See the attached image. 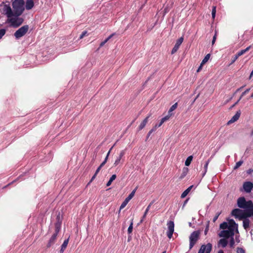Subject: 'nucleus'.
<instances>
[{
	"instance_id": "obj_21",
	"label": "nucleus",
	"mask_w": 253,
	"mask_h": 253,
	"mask_svg": "<svg viewBox=\"0 0 253 253\" xmlns=\"http://www.w3.org/2000/svg\"><path fill=\"white\" fill-rule=\"evenodd\" d=\"M193 187V185L189 186L187 189H186L181 195V198H185L190 192L191 189Z\"/></svg>"
},
{
	"instance_id": "obj_8",
	"label": "nucleus",
	"mask_w": 253,
	"mask_h": 253,
	"mask_svg": "<svg viewBox=\"0 0 253 253\" xmlns=\"http://www.w3.org/2000/svg\"><path fill=\"white\" fill-rule=\"evenodd\" d=\"M3 13L5 14L8 18L14 16V13L9 4H4L2 8Z\"/></svg>"
},
{
	"instance_id": "obj_6",
	"label": "nucleus",
	"mask_w": 253,
	"mask_h": 253,
	"mask_svg": "<svg viewBox=\"0 0 253 253\" xmlns=\"http://www.w3.org/2000/svg\"><path fill=\"white\" fill-rule=\"evenodd\" d=\"M167 225L168 226V231L167 235L169 239H171L174 232V223L173 221L169 220L168 221Z\"/></svg>"
},
{
	"instance_id": "obj_31",
	"label": "nucleus",
	"mask_w": 253,
	"mask_h": 253,
	"mask_svg": "<svg viewBox=\"0 0 253 253\" xmlns=\"http://www.w3.org/2000/svg\"><path fill=\"white\" fill-rule=\"evenodd\" d=\"M215 14H216V6H213L212 7V11H211L212 18L213 19H214L215 18Z\"/></svg>"
},
{
	"instance_id": "obj_52",
	"label": "nucleus",
	"mask_w": 253,
	"mask_h": 253,
	"mask_svg": "<svg viewBox=\"0 0 253 253\" xmlns=\"http://www.w3.org/2000/svg\"><path fill=\"white\" fill-rule=\"evenodd\" d=\"M253 76V71L251 72L250 76V78H251V77Z\"/></svg>"
},
{
	"instance_id": "obj_39",
	"label": "nucleus",
	"mask_w": 253,
	"mask_h": 253,
	"mask_svg": "<svg viewBox=\"0 0 253 253\" xmlns=\"http://www.w3.org/2000/svg\"><path fill=\"white\" fill-rule=\"evenodd\" d=\"M121 160V159L120 158L118 157L114 163V166L116 167L117 165H118L120 163Z\"/></svg>"
},
{
	"instance_id": "obj_47",
	"label": "nucleus",
	"mask_w": 253,
	"mask_h": 253,
	"mask_svg": "<svg viewBox=\"0 0 253 253\" xmlns=\"http://www.w3.org/2000/svg\"><path fill=\"white\" fill-rule=\"evenodd\" d=\"M156 130V128H152L151 130H150V131H149V133H148V135H148V137H149V136L150 135L151 133L152 132H153V131H155Z\"/></svg>"
},
{
	"instance_id": "obj_11",
	"label": "nucleus",
	"mask_w": 253,
	"mask_h": 253,
	"mask_svg": "<svg viewBox=\"0 0 253 253\" xmlns=\"http://www.w3.org/2000/svg\"><path fill=\"white\" fill-rule=\"evenodd\" d=\"M136 189L133 190L130 194L125 199L120 207V210L123 209L127 204L128 202L133 197Z\"/></svg>"
},
{
	"instance_id": "obj_50",
	"label": "nucleus",
	"mask_w": 253,
	"mask_h": 253,
	"mask_svg": "<svg viewBox=\"0 0 253 253\" xmlns=\"http://www.w3.org/2000/svg\"><path fill=\"white\" fill-rule=\"evenodd\" d=\"M245 86H241V87L238 88L236 91V93L238 92V91H239L240 90H241Z\"/></svg>"
},
{
	"instance_id": "obj_36",
	"label": "nucleus",
	"mask_w": 253,
	"mask_h": 253,
	"mask_svg": "<svg viewBox=\"0 0 253 253\" xmlns=\"http://www.w3.org/2000/svg\"><path fill=\"white\" fill-rule=\"evenodd\" d=\"M250 90V88H247L243 92H242L240 97V99H241L247 93H248Z\"/></svg>"
},
{
	"instance_id": "obj_28",
	"label": "nucleus",
	"mask_w": 253,
	"mask_h": 253,
	"mask_svg": "<svg viewBox=\"0 0 253 253\" xmlns=\"http://www.w3.org/2000/svg\"><path fill=\"white\" fill-rule=\"evenodd\" d=\"M210 57V54H207L205 57H204V58L203 59L202 62H201V65H203L204 64H205L209 59Z\"/></svg>"
},
{
	"instance_id": "obj_46",
	"label": "nucleus",
	"mask_w": 253,
	"mask_h": 253,
	"mask_svg": "<svg viewBox=\"0 0 253 253\" xmlns=\"http://www.w3.org/2000/svg\"><path fill=\"white\" fill-rule=\"evenodd\" d=\"M216 33H215V35H214L212 40V44H213L215 42V41L216 40Z\"/></svg>"
},
{
	"instance_id": "obj_34",
	"label": "nucleus",
	"mask_w": 253,
	"mask_h": 253,
	"mask_svg": "<svg viewBox=\"0 0 253 253\" xmlns=\"http://www.w3.org/2000/svg\"><path fill=\"white\" fill-rule=\"evenodd\" d=\"M234 244H235L234 239L233 238V236H232L231 237L230 242H229V245L231 248H233L234 246Z\"/></svg>"
},
{
	"instance_id": "obj_57",
	"label": "nucleus",
	"mask_w": 253,
	"mask_h": 253,
	"mask_svg": "<svg viewBox=\"0 0 253 253\" xmlns=\"http://www.w3.org/2000/svg\"><path fill=\"white\" fill-rule=\"evenodd\" d=\"M251 98H253V93L251 94Z\"/></svg>"
},
{
	"instance_id": "obj_13",
	"label": "nucleus",
	"mask_w": 253,
	"mask_h": 253,
	"mask_svg": "<svg viewBox=\"0 0 253 253\" xmlns=\"http://www.w3.org/2000/svg\"><path fill=\"white\" fill-rule=\"evenodd\" d=\"M228 229L229 230H231L232 232L235 233V231L236 232L238 233V224L235 222V221L231 219L228 221Z\"/></svg>"
},
{
	"instance_id": "obj_35",
	"label": "nucleus",
	"mask_w": 253,
	"mask_h": 253,
	"mask_svg": "<svg viewBox=\"0 0 253 253\" xmlns=\"http://www.w3.org/2000/svg\"><path fill=\"white\" fill-rule=\"evenodd\" d=\"M243 163V162L242 161H240L238 162L237 163H236V165L235 166L234 169H238V168H239L242 165Z\"/></svg>"
},
{
	"instance_id": "obj_54",
	"label": "nucleus",
	"mask_w": 253,
	"mask_h": 253,
	"mask_svg": "<svg viewBox=\"0 0 253 253\" xmlns=\"http://www.w3.org/2000/svg\"><path fill=\"white\" fill-rule=\"evenodd\" d=\"M208 229H209L208 227H207V228H206V229H205V234H207V231H208Z\"/></svg>"
},
{
	"instance_id": "obj_32",
	"label": "nucleus",
	"mask_w": 253,
	"mask_h": 253,
	"mask_svg": "<svg viewBox=\"0 0 253 253\" xmlns=\"http://www.w3.org/2000/svg\"><path fill=\"white\" fill-rule=\"evenodd\" d=\"M68 242H69V238H68L67 239H66L64 240L63 243L62 244V245H61V247L62 248H64L66 249L67 245H68Z\"/></svg>"
},
{
	"instance_id": "obj_4",
	"label": "nucleus",
	"mask_w": 253,
	"mask_h": 253,
	"mask_svg": "<svg viewBox=\"0 0 253 253\" xmlns=\"http://www.w3.org/2000/svg\"><path fill=\"white\" fill-rule=\"evenodd\" d=\"M200 232L199 230L193 231L189 236V250L192 249L200 239Z\"/></svg>"
},
{
	"instance_id": "obj_42",
	"label": "nucleus",
	"mask_w": 253,
	"mask_h": 253,
	"mask_svg": "<svg viewBox=\"0 0 253 253\" xmlns=\"http://www.w3.org/2000/svg\"><path fill=\"white\" fill-rule=\"evenodd\" d=\"M239 56L236 54L234 57H232V61H231V64H233L235 62V61L238 58Z\"/></svg>"
},
{
	"instance_id": "obj_16",
	"label": "nucleus",
	"mask_w": 253,
	"mask_h": 253,
	"mask_svg": "<svg viewBox=\"0 0 253 253\" xmlns=\"http://www.w3.org/2000/svg\"><path fill=\"white\" fill-rule=\"evenodd\" d=\"M240 112L237 111L236 113L232 117V118L229 121H228V122L227 123V125H229L232 123L237 121L239 119L240 116Z\"/></svg>"
},
{
	"instance_id": "obj_41",
	"label": "nucleus",
	"mask_w": 253,
	"mask_h": 253,
	"mask_svg": "<svg viewBox=\"0 0 253 253\" xmlns=\"http://www.w3.org/2000/svg\"><path fill=\"white\" fill-rule=\"evenodd\" d=\"M237 253H245V251L243 248H237Z\"/></svg>"
},
{
	"instance_id": "obj_3",
	"label": "nucleus",
	"mask_w": 253,
	"mask_h": 253,
	"mask_svg": "<svg viewBox=\"0 0 253 253\" xmlns=\"http://www.w3.org/2000/svg\"><path fill=\"white\" fill-rule=\"evenodd\" d=\"M61 221L59 220L55 223V232L51 236L46 245L47 248H49L54 244L56 240L58 234L61 229Z\"/></svg>"
},
{
	"instance_id": "obj_10",
	"label": "nucleus",
	"mask_w": 253,
	"mask_h": 253,
	"mask_svg": "<svg viewBox=\"0 0 253 253\" xmlns=\"http://www.w3.org/2000/svg\"><path fill=\"white\" fill-rule=\"evenodd\" d=\"M110 150L108 152L106 158H105V160H104V161L100 164V165L97 169L94 174L92 176V177L88 184H89L90 182H91L95 178L97 174L99 172L101 169L105 165V164H106V163L107 161L109 155L110 154Z\"/></svg>"
},
{
	"instance_id": "obj_53",
	"label": "nucleus",
	"mask_w": 253,
	"mask_h": 253,
	"mask_svg": "<svg viewBox=\"0 0 253 253\" xmlns=\"http://www.w3.org/2000/svg\"><path fill=\"white\" fill-rule=\"evenodd\" d=\"M189 199H186L185 201H184V204H183V206H184L186 204V203H187Z\"/></svg>"
},
{
	"instance_id": "obj_58",
	"label": "nucleus",
	"mask_w": 253,
	"mask_h": 253,
	"mask_svg": "<svg viewBox=\"0 0 253 253\" xmlns=\"http://www.w3.org/2000/svg\"><path fill=\"white\" fill-rule=\"evenodd\" d=\"M162 253H166V251H164V252H163Z\"/></svg>"
},
{
	"instance_id": "obj_9",
	"label": "nucleus",
	"mask_w": 253,
	"mask_h": 253,
	"mask_svg": "<svg viewBox=\"0 0 253 253\" xmlns=\"http://www.w3.org/2000/svg\"><path fill=\"white\" fill-rule=\"evenodd\" d=\"M211 250V244L208 243L207 245H202L198 253H210Z\"/></svg>"
},
{
	"instance_id": "obj_5",
	"label": "nucleus",
	"mask_w": 253,
	"mask_h": 253,
	"mask_svg": "<svg viewBox=\"0 0 253 253\" xmlns=\"http://www.w3.org/2000/svg\"><path fill=\"white\" fill-rule=\"evenodd\" d=\"M29 29V26L27 25H24L20 28L14 34V36L15 37V39L18 40L24 36L27 33Z\"/></svg>"
},
{
	"instance_id": "obj_19",
	"label": "nucleus",
	"mask_w": 253,
	"mask_h": 253,
	"mask_svg": "<svg viewBox=\"0 0 253 253\" xmlns=\"http://www.w3.org/2000/svg\"><path fill=\"white\" fill-rule=\"evenodd\" d=\"M152 204H153V203H152V202H151V203H150V204L147 206V208H146V210H145V212H144V214H143V216H142V219H141V220H140V223H142V222L143 221V220H144V219H145V218L146 217V215L147 214V213H148V211H149V210H150V208H151V206H152Z\"/></svg>"
},
{
	"instance_id": "obj_45",
	"label": "nucleus",
	"mask_w": 253,
	"mask_h": 253,
	"mask_svg": "<svg viewBox=\"0 0 253 253\" xmlns=\"http://www.w3.org/2000/svg\"><path fill=\"white\" fill-rule=\"evenodd\" d=\"M116 175L113 174L112 175V176L110 178L109 180H111V181L112 182L116 178Z\"/></svg>"
},
{
	"instance_id": "obj_44",
	"label": "nucleus",
	"mask_w": 253,
	"mask_h": 253,
	"mask_svg": "<svg viewBox=\"0 0 253 253\" xmlns=\"http://www.w3.org/2000/svg\"><path fill=\"white\" fill-rule=\"evenodd\" d=\"M220 213L219 212V213H217L215 215V216L214 217V218H213V222H215L218 218V216H219Z\"/></svg>"
},
{
	"instance_id": "obj_48",
	"label": "nucleus",
	"mask_w": 253,
	"mask_h": 253,
	"mask_svg": "<svg viewBox=\"0 0 253 253\" xmlns=\"http://www.w3.org/2000/svg\"><path fill=\"white\" fill-rule=\"evenodd\" d=\"M202 66L203 65H201V64H200V66L199 67L198 69H197V72H200V71L201 70L202 68Z\"/></svg>"
},
{
	"instance_id": "obj_37",
	"label": "nucleus",
	"mask_w": 253,
	"mask_h": 253,
	"mask_svg": "<svg viewBox=\"0 0 253 253\" xmlns=\"http://www.w3.org/2000/svg\"><path fill=\"white\" fill-rule=\"evenodd\" d=\"M6 31L4 29L0 30V39L5 35Z\"/></svg>"
},
{
	"instance_id": "obj_33",
	"label": "nucleus",
	"mask_w": 253,
	"mask_h": 253,
	"mask_svg": "<svg viewBox=\"0 0 253 253\" xmlns=\"http://www.w3.org/2000/svg\"><path fill=\"white\" fill-rule=\"evenodd\" d=\"M148 117L146 118L141 123L139 126H145L148 122Z\"/></svg>"
},
{
	"instance_id": "obj_40",
	"label": "nucleus",
	"mask_w": 253,
	"mask_h": 253,
	"mask_svg": "<svg viewBox=\"0 0 253 253\" xmlns=\"http://www.w3.org/2000/svg\"><path fill=\"white\" fill-rule=\"evenodd\" d=\"M87 35V32L86 31H84L80 36V39H83L84 37L86 36Z\"/></svg>"
},
{
	"instance_id": "obj_23",
	"label": "nucleus",
	"mask_w": 253,
	"mask_h": 253,
	"mask_svg": "<svg viewBox=\"0 0 253 253\" xmlns=\"http://www.w3.org/2000/svg\"><path fill=\"white\" fill-rule=\"evenodd\" d=\"M251 46H249L248 47H247L246 49H242L240 51H239L237 53V55L239 57L242 55H243L244 54H245L246 52H247V51H248L251 48Z\"/></svg>"
},
{
	"instance_id": "obj_25",
	"label": "nucleus",
	"mask_w": 253,
	"mask_h": 253,
	"mask_svg": "<svg viewBox=\"0 0 253 253\" xmlns=\"http://www.w3.org/2000/svg\"><path fill=\"white\" fill-rule=\"evenodd\" d=\"M114 35V34H112L110 35L107 39H106L104 41L102 42L100 44V47H102Z\"/></svg>"
},
{
	"instance_id": "obj_24",
	"label": "nucleus",
	"mask_w": 253,
	"mask_h": 253,
	"mask_svg": "<svg viewBox=\"0 0 253 253\" xmlns=\"http://www.w3.org/2000/svg\"><path fill=\"white\" fill-rule=\"evenodd\" d=\"M228 244V241L226 239H221L219 241V244H220L222 248H225Z\"/></svg>"
},
{
	"instance_id": "obj_55",
	"label": "nucleus",
	"mask_w": 253,
	"mask_h": 253,
	"mask_svg": "<svg viewBox=\"0 0 253 253\" xmlns=\"http://www.w3.org/2000/svg\"><path fill=\"white\" fill-rule=\"evenodd\" d=\"M218 253H224L223 250H220L218 251Z\"/></svg>"
},
{
	"instance_id": "obj_38",
	"label": "nucleus",
	"mask_w": 253,
	"mask_h": 253,
	"mask_svg": "<svg viewBox=\"0 0 253 253\" xmlns=\"http://www.w3.org/2000/svg\"><path fill=\"white\" fill-rule=\"evenodd\" d=\"M209 162H210V160H208L206 162V164H205L204 165V169H205V172L204 173V175L205 174V173H206L207 171V169H208V165L209 164Z\"/></svg>"
},
{
	"instance_id": "obj_29",
	"label": "nucleus",
	"mask_w": 253,
	"mask_h": 253,
	"mask_svg": "<svg viewBox=\"0 0 253 253\" xmlns=\"http://www.w3.org/2000/svg\"><path fill=\"white\" fill-rule=\"evenodd\" d=\"M220 228L222 229L223 230L226 229V228L228 229V224L226 222H223L220 225Z\"/></svg>"
},
{
	"instance_id": "obj_15",
	"label": "nucleus",
	"mask_w": 253,
	"mask_h": 253,
	"mask_svg": "<svg viewBox=\"0 0 253 253\" xmlns=\"http://www.w3.org/2000/svg\"><path fill=\"white\" fill-rule=\"evenodd\" d=\"M183 41V37H181L178 39V40L176 41V43L175 44L174 47H173V48L171 50V54H174L177 51L180 45L182 43Z\"/></svg>"
},
{
	"instance_id": "obj_51",
	"label": "nucleus",
	"mask_w": 253,
	"mask_h": 253,
	"mask_svg": "<svg viewBox=\"0 0 253 253\" xmlns=\"http://www.w3.org/2000/svg\"><path fill=\"white\" fill-rule=\"evenodd\" d=\"M65 249L64 248H62L61 247V249L60 250V253H63V252H64Z\"/></svg>"
},
{
	"instance_id": "obj_43",
	"label": "nucleus",
	"mask_w": 253,
	"mask_h": 253,
	"mask_svg": "<svg viewBox=\"0 0 253 253\" xmlns=\"http://www.w3.org/2000/svg\"><path fill=\"white\" fill-rule=\"evenodd\" d=\"M125 154V151L124 150H122L120 152L118 158H120L122 159V157L124 156Z\"/></svg>"
},
{
	"instance_id": "obj_56",
	"label": "nucleus",
	"mask_w": 253,
	"mask_h": 253,
	"mask_svg": "<svg viewBox=\"0 0 253 253\" xmlns=\"http://www.w3.org/2000/svg\"><path fill=\"white\" fill-rule=\"evenodd\" d=\"M241 99H240V98L237 101H236V102L235 103V105L237 104L240 100Z\"/></svg>"
},
{
	"instance_id": "obj_27",
	"label": "nucleus",
	"mask_w": 253,
	"mask_h": 253,
	"mask_svg": "<svg viewBox=\"0 0 253 253\" xmlns=\"http://www.w3.org/2000/svg\"><path fill=\"white\" fill-rule=\"evenodd\" d=\"M193 159V157L192 156H189L187 159L186 160L185 162V165L186 166H189L191 163V161Z\"/></svg>"
},
{
	"instance_id": "obj_22",
	"label": "nucleus",
	"mask_w": 253,
	"mask_h": 253,
	"mask_svg": "<svg viewBox=\"0 0 253 253\" xmlns=\"http://www.w3.org/2000/svg\"><path fill=\"white\" fill-rule=\"evenodd\" d=\"M171 116V115H169V114H168L167 116L162 118L158 126H161L165 122L169 120Z\"/></svg>"
},
{
	"instance_id": "obj_17",
	"label": "nucleus",
	"mask_w": 253,
	"mask_h": 253,
	"mask_svg": "<svg viewBox=\"0 0 253 253\" xmlns=\"http://www.w3.org/2000/svg\"><path fill=\"white\" fill-rule=\"evenodd\" d=\"M34 6V2L33 0H26L25 8L27 10H29L31 9Z\"/></svg>"
},
{
	"instance_id": "obj_20",
	"label": "nucleus",
	"mask_w": 253,
	"mask_h": 253,
	"mask_svg": "<svg viewBox=\"0 0 253 253\" xmlns=\"http://www.w3.org/2000/svg\"><path fill=\"white\" fill-rule=\"evenodd\" d=\"M243 219H244L243 220V227L245 229L247 230L250 227V221L247 218H243Z\"/></svg>"
},
{
	"instance_id": "obj_26",
	"label": "nucleus",
	"mask_w": 253,
	"mask_h": 253,
	"mask_svg": "<svg viewBox=\"0 0 253 253\" xmlns=\"http://www.w3.org/2000/svg\"><path fill=\"white\" fill-rule=\"evenodd\" d=\"M177 103H175L173 105H172V106L170 108L169 110L168 114H169V115L172 116V112L173 111H174L177 108Z\"/></svg>"
},
{
	"instance_id": "obj_2",
	"label": "nucleus",
	"mask_w": 253,
	"mask_h": 253,
	"mask_svg": "<svg viewBox=\"0 0 253 253\" xmlns=\"http://www.w3.org/2000/svg\"><path fill=\"white\" fill-rule=\"evenodd\" d=\"M24 0H14L12 2L14 17H19L22 14L24 10Z\"/></svg>"
},
{
	"instance_id": "obj_14",
	"label": "nucleus",
	"mask_w": 253,
	"mask_h": 253,
	"mask_svg": "<svg viewBox=\"0 0 253 253\" xmlns=\"http://www.w3.org/2000/svg\"><path fill=\"white\" fill-rule=\"evenodd\" d=\"M243 188L246 192L250 193L253 188V183L250 181L245 182L243 183Z\"/></svg>"
},
{
	"instance_id": "obj_12",
	"label": "nucleus",
	"mask_w": 253,
	"mask_h": 253,
	"mask_svg": "<svg viewBox=\"0 0 253 253\" xmlns=\"http://www.w3.org/2000/svg\"><path fill=\"white\" fill-rule=\"evenodd\" d=\"M234 232H232L231 230H229V229L228 230H223L219 233V236L220 237H223L225 239H227L229 237L234 236Z\"/></svg>"
},
{
	"instance_id": "obj_30",
	"label": "nucleus",
	"mask_w": 253,
	"mask_h": 253,
	"mask_svg": "<svg viewBox=\"0 0 253 253\" xmlns=\"http://www.w3.org/2000/svg\"><path fill=\"white\" fill-rule=\"evenodd\" d=\"M133 229V219H131L130 224L128 228L127 232L128 234H131L132 232Z\"/></svg>"
},
{
	"instance_id": "obj_1",
	"label": "nucleus",
	"mask_w": 253,
	"mask_h": 253,
	"mask_svg": "<svg viewBox=\"0 0 253 253\" xmlns=\"http://www.w3.org/2000/svg\"><path fill=\"white\" fill-rule=\"evenodd\" d=\"M231 214L235 218L242 220L243 218L253 216V210H249L243 211L239 209H235L232 211Z\"/></svg>"
},
{
	"instance_id": "obj_18",
	"label": "nucleus",
	"mask_w": 253,
	"mask_h": 253,
	"mask_svg": "<svg viewBox=\"0 0 253 253\" xmlns=\"http://www.w3.org/2000/svg\"><path fill=\"white\" fill-rule=\"evenodd\" d=\"M189 171V169L187 167H184L182 169V173L180 176L179 177V179L180 180L183 179L185 176L187 174Z\"/></svg>"
},
{
	"instance_id": "obj_7",
	"label": "nucleus",
	"mask_w": 253,
	"mask_h": 253,
	"mask_svg": "<svg viewBox=\"0 0 253 253\" xmlns=\"http://www.w3.org/2000/svg\"><path fill=\"white\" fill-rule=\"evenodd\" d=\"M8 22L11 23V26L14 28H17L20 26L23 23V20L22 18H11L8 20Z\"/></svg>"
},
{
	"instance_id": "obj_49",
	"label": "nucleus",
	"mask_w": 253,
	"mask_h": 253,
	"mask_svg": "<svg viewBox=\"0 0 253 253\" xmlns=\"http://www.w3.org/2000/svg\"><path fill=\"white\" fill-rule=\"evenodd\" d=\"M112 182L111 181V180H109V181H108V182L107 183V184H106V186H109L110 185H111V184H112Z\"/></svg>"
}]
</instances>
